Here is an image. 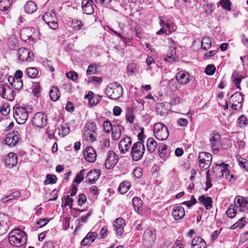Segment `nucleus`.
<instances>
[{
  "instance_id": "338daca9",
  "label": "nucleus",
  "mask_w": 248,
  "mask_h": 248,
  "mask_svg": "<svg viewBox=\"0 0 248 248\" xmlns=\"http://www.w3.org/2000/svg\"><path fill=\"white\" fill-rule=\"evenodd\" d=\"M50 28L52 30H56L58 27V22L56 20H52L49 23H46Z\"/></svg>"
},
{
  "instance_id": "4c0bfd02",
  "label": "nucleus",
  "mask_w": 248,
  "mask_h": 248,
  "mask_svg": "<svg viewBox=\"0 0 248 248\" xmlns=\"http://www.w3.org/2000/svg\"><path fill=\"white\" fill-rule=\"evenodd\" d=\"M148 151L150 153L154 152L156 148V142L153 138H149L146 142Z\"/></svg>"
},
{
  "instance_id": "f03ea898",
  "label": "nucleus",
  "mask_w": 248,
  "mask_h": 248,
  "mask_svg": "<svg viewBox=\"0 0 248 248\" xmlns=\"http://www.w3.org/2000/svg\"><path fill=\"white\" fill-rule=\"evenodd\" d=\"M105 93L110 99L117 100L123 94V88L117 82H112L109 83L106 87Z\"/></svg>"
},
{
  "instance_id": "6e6552de",
  "label": "nucleus",
  "mask_w": 248,
  "mask_h": 248,
  "mask_svg": "<svg viewBox=\"0 0 248 248\" xmlns=\"http://www.w3.org/2000/svg\"><path fill=\"white\" fill-rule=\"evenodd\" d=\"M212 155L207 152H200L198 155V163L200 167L207 170L211 165L212 161Z\"/></svg>"
},
{
  "instance_id": "b1692460",
  "label": "nucleus",
  "mask_w": 248,
  "mask_h": 248,
  "mask_svg": "<svg viewBox=\"0 0 248 248\" xmlns=\"http://www.w3.org/2000/svg\"><path fill=\"white\" fill-rule=\"evenodd\" d=\"M17 163V156L14 153H10L6 157L5 164L8 168L15 166Z\"/></svg>"
},
{
  "instance_id": "c85d7f7f",
  "label": "nucleus",
  "mask_w": 248,
  "mask_h": 248,
  "mask_svg": "<svg viewBox=\"0 0 248 248\" xmlns=\"http://www.w3.org/2000/svg\"><path fill=\"white\" fill-rule=\"evenodd\" d=\"M235 202L240 207L245 208L248 211V197H243L237 196L234 200Z\"/></svg>"
},
{
  "instance_id": "f8f14e48",
  "label": "nucleus",
  "mask_w": 248,
  "mask_h": 248,
  "mask_svg": "<svg viewBox=\"0 0 248 248\" xmlns=\"http://www.w3.org/2000/svg\"><path fill=\"white\" fill-rule=\"evenodd\" d=\"M17 56L21 62H31L33 60V54L29 49L21 47L18 49Z\"/></svg>"
},
{
  "instance_id": "412c9836",
  "label": "nucleus",
  "mask_w": 248,
  "mask_h": 248,
  "mask_svg": "<svg viewBox=\"0 0 248 248\" xmlns=\"http://www.w3.org/2000/svg\"><path fill=\"white\" fill-rule=\"evenodd\" d=\"M92 0H83L81 3L83 13L86 15H92L94 13Z\"/></svg>"
},
{
  "instance_id": "58836bf2",
  "label": "nucleus",
  "mask_w": 248,
  "mask_h": 248,
  "mask_svg": "<svg viewBox=\"0 0 248 248\" xmlns=\"http://www.w3.org/2000/svg\"><path fill=\"white\" fill-rule=\"evenodd\" d=\"M7 45L10 49H15L17 46L18 40L15 36H10L8 39Z\"/></svg>"
},
{
  "instance_id": "e2e57ef3",
  "label": "nucleus",
  "mask_w": 248,
  "mask_h": 248,
  "mask_svg": "<svg viewBox=\"0 0 248 248\" xmlns=\"http://www.w3.org/2000/svg\"><path fill=\"white\" fill-rule=\"evenodd\" d=\"M97 71L96 67L94 68L93 64H90L89 65L87 70V74L89 75H91L93 74H95Z\"/></svg>"
},
{
  "instance_id": "de8ad7c7",
  "label": "nucleus",
  "mask_w": 248,
  "mask_h": 248,
  "mask_svg": "<svg viewBox=\"0 0 248 248\" xmlns=\"http://www.w3.org/2000/svg\"><path fill=\"white\" fill-rule=\"evenodd\" d=\"M46 177V179L44 181L45 185L55 184L57 182V177L54 175L47 174Z\"/></svg>"
},
{
  "instance_id": "72a5a7b5",
  "label": "nucleus",
  "mask_w": 248,
  "mask_h": 248,
  "mask_svg": "<svg viewBox=\"0 0 248 248\" xmlns=\"http://www.w3.org/2000/svg\"><path fill=\"white\" fill-rule=\"evenodd\" d=\"M224 163L217 164L216 167L212 168V171L216 177L219 178L223 176V171H224L225 166H223Z\"/></svg>"
},
{
  "instance_id": "6ab92c4d",
  "label": "nucleus",
  "mask_w": 248,
  "mask_h": 248,
  "mask_svg": "<svg viewBox=\"0 0 248 248\" xmlns=\"http://www.w3.org/2000/svg\"><path fill=\"white\" fill-rule=\"evenodd\" d=\"M100 174V170H92L87 173L86 177V181L90 184L94 183L98 180Z\"/></svg>"
},
{
  "instance_id": "8fccbe9b",
  "label": "nucleus",
  "mask_w": 248,
  "mask_h": 248,
  "mask_svg": "<svg viewBox=\"0 0 248 248\" xmlns=\"http://www.w3.org/2000/svg\"><path fill=\"white\" fill-rule=\"evenodd\" d=\"M10 110V107L8 104H4L0 107V111L3 116L8 114Z\"/></svg>"
},
{
  "instance_id": "5701e85b",
  "label": "nucleus",
  "mask_w": 248,
  "mask_h": 248,
  "mask_svg": "<svg viewBox=\"0 0 248 248\" xmlns=\"http://www.w3.org/2000/svg\"><path fill=\"white\" fill-rule=\"evenodd\" d=\"M124 130L123 125L119 124H113L111 130L112 139L114 140H119Z\"/></svg>"
},
{
  "instance_id": "e433bc0d",
  "label": "nucleus",
  "mask_w": 248,
  "mask_h": 248,
  "mask_svg": "<svg viewBox=\"0 0 248 248\" xmlns=\"http://www.w3.org/2000/svg\"><path fill=\"white\" fill-rule=\"evenodd\" d=\"M235 203L236 204V205H231L229 206L226 212L227 216L231 218H232L236 216V209L240 207L235 202Z\"/></svg>"
},
{
  "instance_id": "1a4fd4ad",
  "label": "nucleus",
  "mask_w": 248,
  "mask_h": 248,
  "mask_svg": "<svg viewBox=\"0 0 248 248\" xmlns=\"http://www.w3.org/2000/svg\"><path fill=\"white\" fill-rule=\"evenodd\" d=\"M243 97L242 93L237 92L232 95L230 99L229 104L230 107L234 110L239 109L241 108Z\"/></svg>"
},
{
  "instance_id": "bf43d9fd",
  "label": "nucleus",
  "mask_w": 248,
  "mask_h": 248,
  "mask_svg": "<svg viewBox=\"0 0 248 248\" xmlns=\"http://www.w3.org/2000/svg\"><path fill=\"white\" fill-rule=\"evenodd\" d=\"M238 162L239 165L248 171V160L242 158L241 160H238Z\"/></svg>"
},
{
  "instance_id": "9d476101",
  "label": "nucleus",
  "mask_w": 248,
  "mask_h": 248,
  "mask_svg": "<svg viewBox=\"0 0 248 248\" xmlns=\"http://www.w3.org/2000/svg\"><path fill=\"white\" fill-rule=\"evenodd\" d=\"M13 89L9 85L3 84L0 86V95L4 99L12 101L15 96Z\"/></svg>"
},
{
  "instance_id": "052dcab7",
  "label": "nucleus",
  "mask_w": 248,
  "mask_h": 248,
  "mask_svg": "<svg viewBox=\"0 0 248 248\" xmlns=\"http://www.w3.org/2000/svg\"><path fill=\"white\" fill-rule=\"evenodd\" d=\"M177 80L175 81L174 79H172L170 80L169 83L170 88L173 91H176L178 90V85Z\"/></svg>"
},
{
  "instance_id": "9b49d317",
  "label": "nucleus",
  "mask_w": 248,
  "mask_h": 248,
  "mask_svg": "<svg viewBox=\"0 0 248 248\" xmlns=\"http://www.w3.org/2000/svg\"><path fill=\"white\" fill-rule=\"evenodd\" d=\"M47 116L43 112L35 113L31 120L32 124L38 127H44L47 124Z\"/></svg>"
},
{
  "instance_id": "2f4dec72",
  "label": "nucleus",
  "mask_w": 248,
  "mask_h": 248,
  "mask_svg": "<svg viewBox=\"0 0 248 248\" xmlns=\"http://www.w3.org/2000/svg\"><path fill=\"white\" fill-rule=\"evenodd\" d=\"M132 203L133 204V206L135 210L138 213V214H141L143 210L142 208V201L141 200L137 197H135L133 198L132 200Z\"/></svg>"
},
{
  "instance_id": "f257e3e1",
  "label": "nucleus",
  "mask_w": 248,
  "mask_h": 248,
  "mask_svg": "<svg viewBox=\"0 0 248 248\" xmlns=\"http://www.w3.org/2000/svg\"><path fill=\"white\" fill-rule=\"evenodd\" d=\"M27 236L25 232L19 229H14L9 234L10 244L15 247H20L26 243Z\"/></svg>"
},
{
  "instance_id": "20e7f679",
  "label": "nucleus",
  "mask_w": 248,
  "mask_h": 248,
  "mask_svg": "<svg viewBox=\"0 0 248 248\" xmlns=\"http://www.w3.org/2000/svg\"><path fill=\"white\" fill-rule=\"evenodd\" d=\"M156 239V231L151 228L145 230L142 236V244L146 248H152Z\"/></svg>"
},
{
  "instance_id": "69168bd1",
  "label": "nucleus",
  "mask_w": 248,
  "mask_h": 248,
  "mask_svg": "<svg viewBox=\"0 0 248 248\" xmlns=\"http://www.w3.org/2000/svg\"><path fill=\"white\" fill-rule=\"evenodd\" d=\"M238 123L241 127L245 126L247 123V119L244 116L242 115L238 118Z\"/></svg>"
},
{
  "instance_id": "0eeeda50",
  "label": "nucleus",
  "mask_w": 248,
  "mask_h": 248,
  "mask_svg": "<svg viewBox=\"0 0 248 248\" xmlns=\"http://www.w3.org/2000/svg\"><path fill=\"white\" fill-rule=\"evenodd\" d=\"M145 150V146L141 142L135 143L131 150V155L133 160L136 161L140 160L143 156Z\"/></svg>"
},
{
  "instance_id": "cd10ccee",
  "label": "nucleus",
  "mask_w": 248,
  "mask_h": 248,
  "mask_svg": "<svg viewBox=\"0 0 248 248\" xmlns=\"http://www.w3.org/2000/svg\"><path fill=\"white\" fill-rule=\"evenodd\" d=\"M198 200L204 205L206 210H210L212 207V199L211 197L202 195L199 198Z\"/></svg>"
},
{
  "instance_id": "7c9ffc66",
  "label": "nucleus",
  "mask_w": 248,
  "mask_h": 248,
  "mask_svg": "<svg viewBox=\"0 0 248 248\" xmlns=\"http://www.w3.org/2000/svg\"><path fill=\"white\" fill-rule=\"evenodd\" d=\"M71 23L72 28L75 31H79L84 29V24L81 20L74 18L72 19Z\"/></svg>"
},
{
  "instance_id": "3c124183",
  "label": "nucleus",
  "mask_w": 248,
  "mask_h": 248,
  "mask_svg": "<svg viewBox=\"0 0 248 248\" xmlns=\"http://www.w3.org/2000/svg\"><path fill=\"white\" fill-rule=\"evenodd\" d=\"M113 125L109 121H105L103 124V127L105 131L107 133H109L111 131Z\"/></svg>"
},
{
  "instance_id": "7ed1b4c3",
  "label": "nucleus",
  "mask_w": 248,
  "mask_h": 248,
  "mask_svg": "<svg viewBox=\"0 0 248 248\" xmlns=\"http://www.w3.org/2000/svg\"><path fill=\"white\" fill-rule=\"evenodd\" d=\"M32 108L31 107H15L13 110V115L19 124H23L27 121L29 115L32 113Z\"/></svg>"
},
{
  "instance_id": "6e6d98bb",
  "label": "nucleus",
  "mask_w": 248,
  "mask_h": 248,
  "mask_svg": "<svg viewBox=\"0 0 248 248\" xmlns=\"http://www.w3.org/2000/svg\"><path fill=\"white\" fill-rule=\"evenodd\" d=\"M87 201V197L84 194H80L78 195V203L79 206L83 205Z\"/></svg>"
},
{
  "instance_id": "393cba45",
  "label": "nucleus",
  "mask_w": 248,
  "mask_h": 248,
  "mask_svg": "<svg viewBox=\"0 0 248 248\" xmlns=\"http://www.w3.org/2000/svg\"><path fill=\"white\" fill-rule=\"evenodd\" d=\"M185 215L184 208L181 206H175L172 212V215L175 220L182 219Z\"/></svg>"
},
{
  "instance_id": "0e129e2a",
  "label": "nucleus",
  "mask_w": 248,
  "mask_h": 248,
  "mask_svg": "<svg viewBox=\"0 0 248 248\" xmlns=\"http://www.w3.org/2000/svg\"><path fill=\"white\" fill-rule=\"evenodd\" d=\"M233 81L235 84L236 87L240 89V84L241 82L242 78L240 77H235L234 75H232Z\"/></svg>"
},
{
  "instance_id": "473e14b6",
  "label": "nucleus",
  "mask_w": 248,
  "mask_h": 248,
  "mask_svg": "<svg viewBox=\"0 0 248 248\" xmlns=\"http://www.w3.org/2000/svg\"><path fill=\"white\" fill-rule=\"evenodd\" d=\"M25 12L28 14H32L35 12L37 10V6L33 1H27L24 7Z\"/></svg>"
},
{
  "instance_id": "bb28decb",
  "label": "nucleus",
  "mask_w": 248,
  "mask_h": 248,
  "mask_svg": "<svg viewBox=\"0 0 248 248\" xmlns=\"http://www.w3.org/2000/svg\"><path fill=\"white\" fill-rule=\"evenodd\" d=\"M191 248H206V244L202 238L195 237L192 240Z\"/></svg>"
},
{
  "instance_id": "39448f33",
  "label": "nucleus",
  "mask_w": 248,
  "mask_h": 248,
  "mask_svg": "<svg viewBox=\"0 0 248 248\" xmlns=\"http://www.w3.org/2000/svg\"><path fill=\"white\" fill-rule=\"evenodd\" d=\"M96 125L93 122H87L83 128V139L87 141L93 142L96 140Z\"/></svg>"
},
{
  "instance_id": "a19ab883",
  "label": "nucleus",
  "mask_w": 248,
  "mask_h": 248,
  "mask_svg": "<svg viewBox=\"0 0 248 248\" xmlns=\"http://www.w3.org/2000/svg\"><path fill=\"white\" fill-rule=\"evenodd\" d=\"M130 183L127 181L122 182L119 187V190L121 194H125L130 188Z\"/></svg>"
},
{
  "instance_id": "5fc2aeb1",
  "label": "nucleus",
  "mask_w": 248,
  "mask_h": 248,
  "mask_svg": "<svg viewBox=\"0 0 248 248\" xmlns=\"http://www.w3.org/2000/svg\"><path fill=\"white\" fill-rule=\"evenodd\" d=\"M197 202V200L194 197V196H192L191 197V199L189 201H185L183 202L182 204L184 205H186L188 207H190L192 205H194Z\"/></svg>"
},
{
  "instance_id": "774afa93",
  "label": "nucleus",
  "mask_w": 248,
  "mask_h": 248,
  "mask_svg": "<svg viewBox=\"0 0 248 248\" xmlns=\"http://www.w3.org/2000/svg\"><path fill=\"white\" fill-rule=\"evenodd\" d=\"M188 121L186 119L179 118L177 120V124L180 126L185 127L187 124Z\"/></svg>"
},
{
  "instance_id": "4be33fe9",
  "label": "nucleus",
  "mask_w": 248,
  "mask_h": 248,
  "mask_svg": "<svg viewBox=\"0 0 248 248\" xmlns=\"http://www.w3.org/2000/svg\"><path fill=\"white\" fill-rule=\"evenodd\" d=\"M9 221V217L6 214L0 213V235L6 232Z\"/></svg>"
},
{
  "instance_id": "4d7b16f0",
  "label": "nucleus",
  "mask_w": 248,
  "mask_h": 248,
  "mask_svg": "<svg viewBox=\"0 0 248 248\" xmlns=\"http://www.w3.org/2000/svg\"><path fill=\"white\" fill-rule=\"evenodd\" d=\"M66 77L73 81H76L78 79V74L75 71H70L66 73Z\"/></svg>"
},
{
  "instance_id": "603ef678",
  "label": "nucleus",
  "mask_w": 248,
  "mask_h": 248,
  "mask_svg": "<svg viewBox=\"0 0 248 248\" xmlns=\"http://www.w3.org/2000/svg\"><path fill=\"white\" fill-rule=\"evenodd\" d=\"M23 81L21 79L16 78V81L13 83L12 87L16 90L20 89L23 87Z\"/></svg>"
},
{
  "instance_id": "f704fd0d",
  "label": "nucleus",
  "mask_w": 248,
  "mask_h": 248,
  "mask_svg": "<svg viewBox=\"0 0 248 248\" xmlns=\"http://www.w3.org/2000/svg\"><path fill=\"white\" fill-rule=\"evenodd\" d=\"M51 99L53 101L58 100L60 97V92L57 87H53L49 92Z\"/></svg>"
},
{
  "instance_id": "49530a36",
  "label": "nucleus",
  "mask_w": 248,
  "mask_h": 248,
  "mask_svg": "<svg viewBox=\"0 0 248 248\" xmlns=\"http://www.w3.org/2000/svg\"><path fill=\"white\" fill-rule=\"evenodd\" d=\"M85 171V170L84 169L81 170L76 175L74 182L78 184H79L84 179Z\"/></svg>"
},
{
  "instance_id": "37998d69",
  "label": "nucleus",
  "mask_w": 248,
  "mask_h": 248,
  "mask_svg": "<svg viewBox=\"0 0 248 248\" xmlns=\"http://www.w3.org/2000/svg\"><path fill=\"white\" fill-rule=\"evenodd\" d=\"M26 74L31 78H35L38 74V70L35 67H29L26 70Z\"/></svg>"
},
{
  "instance_id": "ddd939ff",
  "label": "nucleus",
  "mask_w": 248,
  "mask_h": 248,
  "mask_svg": "<svg viewBox=\"0 0 248 248\" xmlns=\"http://www.w3.org/2000/svg\"><path fill=\"white\" fill-rule=\"evenodd\" d=\"M20 139V134L17 131L8 133L5 137L4 141L9 146L13 147L17 144Z\"/></svg>"
},
{
  "instance_id": "aec40b11",
  "label": "nucleus",
  "mask_w": 248,
  "mask_h": 248,
  "mask_svg": "<svg viewBox=\"0 0 248 248\" xmlns=\"http://www.w3.org/2000/svg\"><path fill=\"white\" fill-rule=\"evenodd\" d=\"M190 76L188 72L181 71L176 73L175 78L177 81L181 85H186L189 82Z\"/></svg>"
},
{
  "instance_id": "a878e982",
  "label": "nucleus",
  "mask_w": 248,
  "mask_h": 248,
  "mask_svg": "<svg viewBox=\"0 0 248 248\" xmlns=\"http://www.w3.org/2000/svg\"><path fill=\"white\" fill-rule=\"evenodd\" d=\"M98 234L96 232H89L81 242V245L85 246L94 242Z\"/></svg>"
},
{
  "instance_id": "13d9d810",
  "label": "nucleus",
  "mask_w": 248,
  "mask_h": 248,
  "mask_svg": "<svg viewBox=\"0 0 248 248\" xmlns=\"http://www.w3.org/2000/svg\"><path fill=\"white\" fill-rule=\"evenodd\" d=\"M206 190H207L209 188H211L212 186V184L211 183V179L210 176V170H208L206 173Z\"/></svg>"
},
{
  "instance_id": "dca6fc26",
  "label": "nucleus",
  "mask_w": 248,
  "mask_h": 248,
  "mask_svg": "<svg viewBox=\"0 0 248 248\" xmlns=\"http://www.w3.org/2000/svg\"><path fill=\"white\" fill-rule=\"evenodd\" d=\"M132 141L130 137H125L122 139L119 144L118 148L120 152L123 154L128 151L130 148Z\"/></svg>"
},
{
  "instance_id": "864d4df0",
  "label": "nucleus",
  "mask_w": 248,
  "mask_h": 248,
  "mask_svg": "<svg viewBox=\"0 0 248 248\" xmlns=\"http://www.w3.org/2000/svg\"><path fill=\"white\" fill-rule=\"evenodd\" d=\"M58 130L59 131V134L62 135L63 137L69 132V128L62 125H60L58 127Z\"/></svg>"
},
{
  "instance_id": "423d86ee",
  "label": "nucleus",
  "mask_w": 248,
  "mask_h": 248,
  "mask_svg": "<svg viewBox=\"0 0 248 248\" xmlns=\"http://www.w3.org/2000/svg\"><path fill=\"white\" fill-rule=\"evenodd\" d=\"M154 134L157 140H164L168 138L169 131L165 124L161 123H158L154 125Z\"/></svg>"
},
{
  "instance_id": "c9c22d12",
  "label": "nucleus",
  "mask_w": 248,
  "mask_h": 248,
  "mask_svg": "<svg viewBox=\"0 0 248 248\" xmlns=\"http://www.w3.org/2000/svg\"><path fill=\"white\" fill-rule=\"evenodd\" d=\"M44 21L46 23H49L52 20H56V14L55 12L52 11L46 12L42 17Z\"/></svg>"
},
{
  "instance_id": "2eb2a0df",
  "label": "nucleus",
  "mask_w": 248,
  "mask_h": 248,
  "mask_svg": "<svg viewBox=\"0 0 248 248\" xmlns=\"http://www.w3.org/2000/svg\"><path fill=\"white\" fill-rule=\"evenodd\" d=\"M118 161V155L113 151L108 152L105 162V166L107 169L113 168Z\"/></svg>"
},
{
  "instance_id": "a211bd4d",
  "label": "nucleus",
  "mask_w": 248,
  "mask_h": 248,
  "mask_svg": "<svg viewBox=\"0 0 248 248\" xmlns=\"http://www.w3.org/2000/svg\"><path fill=\"white\" fill-rule=\"evenodd\" d=\"M96 153L95 150L92 147H87L84 151L85 159L89 162H94L96 158Z\"/></svg>"
},
{
  "instance_id": "f3484780",
  "label": "nucleus",
  "mask_w": 248,
  "mask_h": 248,
  "mask_svg": "<svg viewBox=\"0 0 248 248\" xmlns=\"http://www.w3.org/2000/svg\"><path fill=\"white\" fill-rule=\"evenodd\" d=\"M220 136L218 134H214L210 139V145L214 154H217L221 147L220 143Z\"/></svg>"
},
{
  "instance_id": "a18cd8bd",
  "label": "nucleus",
  "mask_w": 248,
  "mask_h": 248,
  "mask_svg": "<svg viewBox=\"0 0 248 248\" xmlns=\"http://www.w3.org/2000/svg\"><path fill=\"white\" fill-rule=\"evenodd\" d=\"M219 4L224 9L228 11L231 10L232 3L230 0H220Z\"/></svg>"
},
{
  "instance_id": "4468645a",
  "label": "nucleus",
  "mask_w": 248,
  "mask_h": 248,
  "mask_svg": "<svg viewBox=\"0 0 248 248\" xmlns=\"http://www.w3.org/2000/svg\"><path fill=\"white\" fill-rule=\"evenodd\" d=\"M125 225V221L122 218L116 219L113 223V230L117 237H122L124 234V227Z\"/></svg>"
},
{
  "instance_id": "ea45409f",
  "label": "nucleus",
  "mask_w": 248,
  "mask_h": 248,
  "mask_svg": "<svg viewBox=\"0 0 248 248\" xmlns=\"http://www.w3.org/2000/svg\"><path fill=\"white\" fill-rule=\"evenodd\" d=\"M13 0H0V10L6 11L10 7Z\"/></svg>"
},
{
  "instance_id": "09e8293b",
  "label": "nucleus",
  "mask_w": 248,
  "mask_h": 248,
  "mask_svg": "<svg viewBox=\"0 0 248 248\" xmlns=\"http://www.w3.org/2000/svg\"><path fill=\"white\" fill-rule=\"evenodd\" d=\"M215 71L216 67L213 64L208 65L205 69V74L209 76L213 75Z\"/></svg>"
},
{
  "instance_id": "c756f323",
  "label": "nucleus",
  "mask_w": 248,
  "mask_h": 248,
  "mask_svg": "<svg viewBox=\"0 0 248 248\" xmlns=\"http://www.w3.org/2000/svg\"><path fill=\"white\" fill-rule=\"evenodd\" d=\"M34 28H27L23 29L20 31V37L22 40L26 42L27 40H30L32 36V30Z\"/></svg>"
},
{
  "instance_id": "c03bdc74",
  "label": "nucleus",
  "mask_w": 248,
  "mask_h": 248,
  "mask_svg": "<svg viewBox=\"0 0 248 248\" xmlns=\"http://www.w3.org/2000/svg\"><path fill=\"white\" fill-rule=\"evenodd\" d=\"M223 166H225L224 171H223V176H225L227 179L231 181L234 178L233 174H231L230 170L227 169L228 165L227 164H223Z\"/></svg>"
},
{
  "instance_id": "79ce46f5",
  "label": "nucleus",
  "mask_w": 248,
  "mask_h": 248,
  "mask_svg": "<svg viewBox=\"0 0 248 248\" xmlns=\"http://www.w3.org/2000/svg\"><path fill=\"white\" fill-rule=\"evenodd\" d=\"M211 39L209 37H204L202 41V47L205 50H207L211 46Z\"/></svg>"
},
{
  "instance_id": "680f3d73",
  "label": "nucleus",
  "mask_w": 248,
  "mask_h": 248,
  "mask_svg": "<svg viewBox=\"0 0 248 248\" xmlns=\"http://www.w3.org/2000/svg\"><path fill=\"white\" fill-rule=\"evenodd\" d=\"M185 244L181 240H176L172 248H184Z\"/></svg>"
}]
</instances>
